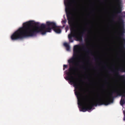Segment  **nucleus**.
Returning a JSON list of instances; mask_svg holds the SVG:
<instances>
[{
    "instance_id": "nucleus-2",
    "label": "nucleus",
    "mask_w": 125,
    "mask_h": 125,
    "mask_svg": "<svg viewBox=\"0 0 125 125\" xmlns=\"http://www.w3.org/2000/svg\"><path fill=\"white\" fill-rule=\"evenodd\" d=\"M75 95L76 96L78 100V104L81 106L80 111L83 112H85L87 111L91 110L93 107L96 106L97 105H107L111 103L113 101L114 97L113 94H115L117 96L120 95L121 93L117 90H115L112 92L110 94L109 96L106 98L104 99L102 98L101 95L99 94L97 95L98 99H95L92 103H89L87 104L86 107L83 106L82 105L83 101L81 98V94L80 93L77 91L75 92Z\"/></svg>"
},
{
    "instance_id": "nucleus-5",
    "label": "nucleus",
    "mask_w": 125,
    "mask_h": 125,
    "mask_svg": "<svg viewBox=\"0 0 125 125\" xmlns=\"http://www.w3.org/2000/svg\"><path fill=\"white\" fill-rule=\"evenodd\" d=\"M65 10L66 13V17L67 20L68 21V23L70 25V30L71 31H74L73 27L74 24H73L72 20V17L71 16L72 13L71 10V3L69 2H67L66 4L65 3Z\"/></svg>"
},
{
    "instance_id": "nucleus-18",
    "label": "nucleus",
    "mask_w": 125,
    "mask_h": 125,
    "mask_svg": "<svg viewBox=\"0 0 125 125\" xmlns=\"http://www.w3.org/2000/svg\"><path fill=\"white\" fill-rule=\"evenodd\" d=\"M123 13L125 14V11H124L123 12Z\"/></svg>"
},
{
    "instance_id": "nucleus-3",
    "label": "nucleus",
    "mask_w": 125,
    "mask_h": 125,
    "mask_svg": "<svg viewBox=\"0 0 125 125\" xmlns=\"http://www.w3.org/2000/svg\"><path fill=\"white\" fill-rule=\"evenodd\" d=\"M80 46L79 45H76L74 46L73 49V56L68 60V62L70 64L69 72L67 73V76L66 79L69 80L71 83H73L76 89H80L79 84L76 81L74 80L73 76L72 75V71L74 70H78L77 66H79V61L76 62V59L78 56V53L79 52V50L80 49Z\"/></svg>"
},
{
    "instance_id": "nucleus-13",
    "label": "nucleus",
    "mask_w": 125,
    "mask_h": 125,
    "mask_svg": "<svg viewBox=\"0 0 125 125\" xmlns=\"http://www.w3.org/2000/svg\"><path fill=\"white\" fill-rule=\"evenodd\" d=\"M116 74L117 76H120L119 73L118 71L116 72Z\"/></svg>"
},
{
    "instance_id": "nucleus-15",
    "label": "nucleus",
    "mask_w": 125,
    "mask_h": 125,
    "mask_svg": "<svg viewBox=\"0 0 125 125\" xmlns=\"http://www.w3.org/2000/svg\"><path fill=\"white\" fill-rule=\"evenodd\" d=\"M88 102H89L88 100V99H85V101L84 102L85 103H87Z\"/></svg>"
},
{
    "instance_id": "nucleus-11",
    "label": "nucleus",
    "mask_w": 125,
    "mask_h": 125,
    "mask_svg": "<svg viewBox=\"0 0 125 125\" xmlns=\"http://www.w3.org/2000/svg\"><path fill=\"white\" fill-rule=\"evenodd\" d=\"M120 103L121 105L123 106L125 103V99H121L120 102Z\"/></svg>"
},
{
    "instance_id": "nucleus-16",
    "label": "nucleus",
    "mask_w": 125,
    "mask_h": 125,
    "mask_svg": "<svg viewBox=\"0 0 125 125\" xmlns=\"http://www.w3.org/2000/svg\"><path fill=\"white\" fill-rule=\"evenodd\" d=\"M62 23H65L66 22V21L65 20H63L62 21Z\"/></svg>"
},
{
    "instance_id": "nucleus-4",
    "label": "nucleus",
    "mask_w": 125,
    "mask_h": 125,
    "mask_svg": "<svg viewBox=\"0 0 125 125\" xmlns=\"http://www.w3.org/2000/svg\"><path fill=\"white\" fill-rule=\"evenodd\" d=\"M122 10V8L121 6H119L117 11L115 12V14L113 15V16L115 17L118 16L119 18L118 19V21L120 25L121 28L122 30L120 34L119 37L120 39L122 40L121 48L122 49L124 50L125 55L123 58V64L118 68V70L121 72L125 73V38L124 37V33H125L124 24V21L122 17L120 16H118V14L121 13ZM121 77L125 80V77L124 75H122Z\"/></svg>"
},
{
    "instance_id": "nucleus-19",
    "label": "nucleus",
    "mask_w": 125,
    "mask_h": 125,
    "mask_svg": "<svg viewBox=\"0 0 125 125\" xmlns=\"http://www.w3.org/2000/svg\"><path fill=\"white\" fill-rule=\"evenodd\" d=\"M83 69H85V68L84 67L83 68Z\"/></svg>"
},
{
    "instance_id": "nucleus-20",
    "label": "nucleus",
    "mask_w": 125,
    "mask_h": 125,
    "mask_svg": "<svg viewBox=\"0 0 125 125\" xmlns=\"http://www.w3.org/2000/svg\"><path fill=\"white\" fill-rule=\"evenodd\" d=\"M124 120H125V118L124 119Z\"/></svg>"
},
{
    "instance_id": "nucleus-21",
    "label": "nucleus",
    "mask_w": 125,
    "mask_h": 125,
    "mask_svg": "<svg viewBox=\"0 0 125 125\" xmlns=\"http://www.w3.org/2000/svg\"><path fill=\"white\" fill-rule=\"evenodd\" d=\"M123 16V17H125V16L124 15V16Z\"/></svg>"
},
{
    "instance_id": "nucleus-17",
    "label": "nucleus",
    "mask_w": 125,
    "mask_h": 125,
    "mask_svg": "<svg viewBox=\"0 0 125 125\" xmlns=\"http://www.w3.org/2000/svg\"><path fill=\"white\" fill-rule=\"evenodd\" d=\"M94 60H95V61L96 60H97L96 58H94Z\"/></svg>"
},
{
    "instance_id": "nucleus-10",
    "label": "nucleus",
    "mask_w": 125,
    "mask_h": 125,
    "mask_svg": "<svg viewBox=\"0 0 125 125\" xmlns=\"http://www.w3.org/2000/svg\"><path fill=\"white\" fill-rule=\"evenodd\" d=\"M64 46L66 47V49L67 51H69L70 49V47L69 45L66 42H65L64 43Z\"/></svg>"
},
{
    "instance_id": "nucleus-6",
    "label": "nucleus",
    "mask_w": 125,
    "mask_h": 125,
    "mask_svg": "<svg viewBox=\"0 0 125 125\" xmlns=\"http://www.w3.org/2000/svg\"><path fill=\"white\" fill-rule=\"evenodd\" d=\"M86 30L84 29L81 32L77 33H72L69 34L68 35V38L69 42H72L73 41V40L72 39V37H74L77 39V41L80 42L82 41L83 40L82 37L84 33V32L86 31Z\"/></svg>"
},
{
    "instance_id": "nucleus-7",
    "label": "nucleus",
    "mask_w": 125,
    "mask_h": 125,
    "mask_svg": "<svg viewBox=\"0 0 125 125\" xmlns=\"http://www.w3.org/2000/svg\"><path fill=\"white\" fill-rule=\"evenodd\" d=\"M57 26L55 23L47 21V32H51L52 29L53 30Z\"/></svg>"
},
{
    "instance_id": "nucleus-9",
    "label": "nucleus",
    "mask_w": 125,
    "mask_h": 125,
    "mask_svg": "<svg viewBox=\"0 0 125 125\" xmlns=\"http://www.w3.org/2000/svg\"><path fill=\"white\" fill-rule=\"evenodd\" d=\"M60 27L59 26H57L53 30L55 32L57 33H60L61 32V30L60 28Z\"/></svg>"
},
{
    "instance_id": "nucleus-12",
    "label": "nucleus",
    "mask_w": 125,
    "mask_h": 125,
    "mask_svg": "<svg viewBox=\"0 0 125 125\" xmlns=\"http://www.w3.org/2000/svg\"><path fill=\"white\" fill-rule=\"evenodd\" d=\"M89 39V36L87 35V37L85 38V40L86 42L88 41Z\"/></svg>"
},
{
    "instance_id": "nucleus-1",
    "label": "nucleus",
    "mask_w": 125,
    "mask_h": 125,
    "mask_svg": "<svg viewBox=\"0 0 125 125\" xmlns=\"http://www.w3.org/2000/svg\"><path fill=\"white\" fill-rule=\"evenodd\" d=\"M35 25L32 21L23 23V26L20 27L11 36V38L12 40L22 39L28 36H35L37 33L40 32L43 35L47 32L45 25L42 24L40 26L38 23H35Z\"/></svg>"
},
{
    "instance_id": "nucleus-14",
    "label": "nucleus",
    "mask_w": 125,
    "mask_h": 125,
    "mask_svg": "<svg viewBox=\"0 0 125 125\" xmlns=\"http://www.w3.org/2000/svg\"><path fill=\"white\" fill-rule=\"evenodd\" d=\"M63 70H64L65 69V68H66L67 67V65H64L63 66Z\"/></svg>"
},
{
    "instance_id": "nucleus-8",
    "label": "nucleus",
    "mask_w": 125,
    "mask_h": 125,
    "mask_svg": "<svg viewBox=\"0 0 125 125\" xmlns=\"http://www.w3.org/2000/svg\"><path fill=\"white\" fill-rule=\"evenodd\" d=\"M82 45L83 46L82 49L84 51L88 53V55L89 54H92V52L91 50L87 47H86L85 45L83 44H82Z\"/></svg>"
},
{
    "instance_id": "nucleus-22",
    "label": "nucleus",
    "mask_w": 125,
    "mask_h": 125,
    "mask_svg": "<svg viewBox=\"0 0 125 125\" xmlns=\"http://www.w3.org/2000/svg\"><path fill=\"white\" fill-rule=\"evenodd\" d=\"M46 23L47 24V22H46Z\"/></svg>"
}]
</instances>
